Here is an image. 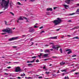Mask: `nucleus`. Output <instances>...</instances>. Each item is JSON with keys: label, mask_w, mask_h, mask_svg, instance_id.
I'll return each instance as SVG.
<instances>
[{"label": "nucleus", "mask_w": 79, "mask_h": 79, "mask_svg": "<svg viewBox=\"0 0 79 79\" xmlns=\"http://www.w3.org/2000/svg\"><path fill=\"white\" fill-rule=\"evenodd\" d=\"M9 3H10L9 0H8L7 1L5 0H2V2L0 3V6H3L4 5V6L5 7L4 10H5L6 9H8Z\"/></svg>", "instance_id": "obj_1"}, {"label": "nucleus", "mask_w": 79, "mask_h": 79, "mask_svg": "<svg viewBox=\"0 0 79 79\" xmlns=\"http://www.w3.org/2000/svg\"><path fill=\"white\" fill-rule=\"evenodd\" d=\"M61 22H62L61 19L58 18H57V20H54L53 23H54V25L56 26L57 25H58V24H60Z\"/></svg>", "instance_id": "obj_2"}, {"label": "nucleus", "mask_w": 79, "mask_h": 79, "mask_svg": "<svg viewBox=\"0 0 79 79\" xmlns=\"http://www.w3.org/2000/svg\"><path fill=\"white\" fill-rule=\"evenodd\" d=\"M2 32H7L10 34H11L13 33V31H12V30L10 28H6V29H4L2 30Z\"/></svg>", "instance_id": "obj_3"}, {"label": "nucleus", "mask_w": 79, "mask_h": 79, "mask_svg": "<svg viewBox=\"0 0 79 79\" xmlns=\"http://www.w3.org/2000/svg\"><path fill=\"white\" fill-rule=\"evenodd\" d=\"M21 71V68L20 67H17L15 68V72H20Z\"/></svg>", "instance_id": "obj_4"}, {"label": "nucleus", "mask_w": 79, "mask_h": 79, "mask_svg": "<svg viewBox=\"0 0 79 79\" xmlns=\"http://www.w3.org/2000/svg\"><path fill=\"white\" fill-rule=\"evenodd\" d=\"M18 38V37H13L11 38H10L9 39V41H11L12 40H16Z\"/></svg>", "instance_id": "obj_5"}, {"label": "nucleus", "mask_w": 79, "mask_h": 79, "mask_svg": "<svg viewBox=\"0 0 79 79\" xmlns=\"http://www.w3.org/2000/svg\"><path fill=\"white\" fill-rule=\"evenodd\" d=\"M60 47L56 46H52V48L54 49L55 50H58V48H60Z\"/></svg>", "instance_id": "obj_6"}, {"label": "nucleus", "mask_w": 79, "mask_h": 79, "mask_svg": "<svg viewBox=\"0 0 79 79\" xmlns=\"http://www.w3.org/2000/svg\"><path fill=\"white\" fill-rule=\"evenodd\" d=\"M29 32L32 33L33 32H34V29H33L32 28H30L29 30Z\"/></svg>", "instance_id": "obj_7"}, {"label": "nucleus", "mask_w": 79, "mask_h": 79, "mask_svg": "<svg viewBox=\"0 0 79 79\" xmlns=\"http://www.w3.org/2000/svg\"><path fill=\"white\" fill-rule=\"evenodd\" d=\"M79 26H77V27H74L72 29H71V30H74L76 29H79Z\"/></svg>", "instance_id": "obj_8"}, {"label": "nucleus", "mask_w": 79, "mask_h": 79, "mask_svg": "<svg viewBox=\"0 0 79 79\" xmlns=\"http://www.w3.org/2000/svg\"><path fill=\"white\" fill-rule=\"evenodd\" d=\"M57 36L55 37H51L49 38L50 39H57Z\"/></svg>", "instance_id": "obj_9"}, {"label": "nucleus", "mask_w": 79, "mask_h": 79, "mask_svg": "<svg viewBox=\"0 0 79 79\" xmlns=\"http://www.w3.org/2000/svg\"><path fill=\"white\" fill-rule=\"evenodd\" d=\"M45 53H50V52L48 49H46L44 51Z\"/></svg>", "instance_id": "obj_10"}, {"label": "nucleus", "mask_w": 79, "mask_h": 79, "mask_svg": "<svg viewBox=\"0 0 79 79\" xmlns=\"http://www.w3.org/2000/svg\"><path fill=\"white\" fill-rule=\"evenodd\" d=\"M64 6L65 8H66V9H68V7H69V6L66 5H64Z\"/></svg>", "instance_id": "obj_11"}, {"label": "nucleus", "mask_w": 79, "mask_h": 79, "mask_svg": "<svg viewBox=\"0 0 79 79\" xmlns=\"http://www.w3.org/2000/svg\"><path fill=\"white\" fill-rule=\"evenodd\" d=\"M35 61V59H33V61H27V63H34Z\"/></svg>", "instance_id": "obj_12"}, {"label": "nucleus", "mask_w": 79, "mask_h": 79, "mask_svg": "<svg viewBox=\"0 0 79 79\" xmlns=\"http://www.w3.org/2000/svg\"><path fill=\"white\" fill-rule=\"evenodd\" d=\"M47 11H52V8H48L47 9Z\"/></svg>", "instance_id": "obj_13"}, {"label": "nucleus", "mask_w": 79, "mask_h": 79, "mask_svg": "<svg viewBox=\"0 0 79 79\" xmlns=\"http://www.w3.org/2000/svg\"><path fill=\"white\" fill-rule=\"evenodd\" d=\"M48 54H45L44 55H43V57H47V56H48Z\"/></svg>", "instance_id": "obj_14"}, {"label": "nucleus", "mask_w": 79, "mask_h": 79, "mask_svg": "<svg viewBox=\"0 0 79 79\" xmlns=\"http://www.w3.org/2000/svg\"><path fill=\"white\" fill-rule=\"evenodd\" d=\"M60 65L62 66L63 65H64V64H65V62H63V61H62L61 62H60Z\"/></svg>", "instance_id": "obj_15"}, {"label": "nucleus", "mask_w": 79, "mask_h": 79, "mask_svg": "<svg viewBox=\"0 0 79 79\" xmlns=\"http://www.w3.org/2000/svg\"><path fill=\"white\" fill-rule=\"evenodd\" d=\"M79 9H78L77 10V11L76 12H75V14H79Z\"/></svg>", "instance_id": "obj_16"}, {"label": "nucleus", "mask_w": 79, "mask_h": 79, "mask_svg": "<svg viewBox=\"0 0 79 79\" xmlns=\"http://www.w3.org/2000/svg\"><path fill=\"white\" fill-rule=\"evenodd\" d=\"M42 54H44V53H41L40 55H38V56H39V57L40 58H41L40 57H41V56H42Z\"/></svg>", "instance_id": "obj_17"}, {"label": "nucleus", "mask_w": 79, "mask_h": 79, "mask_svg": "<svg viewBox=\"0 0 79 79\" xmlns=\"http://www.w3.org/2000/svg\"><path fill=\"white\" fill-rule=\"evenodd\" d=\"M18 19L20 21L21 20H23V19L22 18V17H20Z\"/></svg>", "instance_id": "obj_18"}, {"label": "nucleus", "mask_w": 79, "mask_h": 79, "mask_svg": "<svg viewBox=\"0 0 79 79\" xmlns=\"http://www.w3.org/2000/svg\"><path fill=\"white\" fill-rule=\"evenodd\" d=\"M4 22H5V25H6V26H8V24H7V22L6 21H5Z\"/></svg>", "instance_id": "obj_19"}, {"label": "nucleus", "mask_w": 79, "mask_h": 79, "mask_svg": "<svg viewBox=\"0 0 79 79\" xmlns=\"http://www.w3.org/2000/svg\"><path fill=\"white\" fill-rule=\"evenodd\" d=\"M26 35H22V38H24V37H26Z\"/></svg>", "instance_id": "obj_20"}, {"label": "nucleus", "mask_w": 79, "mask_h": 79, "mask_svg": "<svg viewBox=\"0 0 79 79\" xmlns=\"http://www.w3.org/2000/svg\"><path fill=\"white\" fill-rule=\"evenodd\" d=\"M61 71L62 72H66V69H65L64 70H61Z\"/></svg>", "instance_id": "obj_21"}, {"label": "nucleus", "mask_w": 79, "mask_h": 79, "mask_svg": "<svg viewBox=\"0 0 79 79\" xmlns=\"http://www.w3.org/2000/svg\"><path fill=\"white\" fill-rule=\"evenodd\" d=\"M10 14H11V15H12V16H15V15L14 14V13H13L12 12H10Z\"/></svg>", "instance_id": "obj_22"}, {"label": "nucleus", "mask_w": 79, "mask_h": 79, "mask_svg": "<svg viewBox=\"0 0 79 79\" xmlns=\"http://www.w3.org/2000/svg\"><path fill=\"white\" fill-rule=\"evenodd\" d=\"M60 51L61 53H63V50H62V49H61V48L60 49Z\"/></svg>", "instance_id": "obj_23"}, {"label": "nucleus", "mask_w": 79, "mask_h": 79, "mask_svg": "<svg viewBox=\"0 0 79 79\" xmlns=\"http://www.w3.org/2000/svg\"><path fill=\"white\" fill-rule=\"evenodd\" d=\"M72 53V51H69L67 53V54H69L70 53Z\"/></svg>", "instance_id": "obj_24"}, {"label": "nucleus", "mask_w": 79, "mask_h": 79, "mask_svg": "<svg viewBox=\"0 0 79 79\" xmlns=\"http://www.w3.org/2000/svg\"><path fill=\"white\" fill-rule=\"evenodd\" d=\"M73 39H79V38H78V37L76 36V37H74Z\"/></svg>", "instance_id": "obj_25"}, {"label": "nucleus", "mask_w": 79, "mask_h": 79, "mask_svg": "<svg viewBox=\"0 0 79 79\" xmlns=\"http://www.w3.org/2000/svg\"><path fill=\"white\" fill-rule=\"evenodd\" d=\"M17 4L19 5H21V3L19 2H17Z\"/></svg>", "instance_id": "obj_26"}, {"label": "nucleus", "mask_w": 79, "mask_h": 79, "mask_svg": "<svg viewBox=\"0 0 79 79\" xmlns=\"http://www.w3.org/2000/svg\"><path fill=\"white\" fill-rule=\"evenodd\" d=\"M46 74H49V73H50V72H46V73H45Z\"/></svg>", "instance_id": "obj_27"}, {"label": "nucleus", "mask_w": 79, "mask_h": 79, "mask_svg": "<svg viewBox=\"0 0 79 79\" xmlns=\"http://www.w3.org/2000/svg\"><path fill=\"white\" fill-rule=\"evenodd\" d=\"M75 15V13H73L72 14H70V15Z\"/></svg>", "instance_id": "obj_28"}, {"label": "nucleus", "mask_w": 79, "mask_h": 79, "mask_svg": "<svg viewBox=\"0 0 79 79\" xmlns=\"http://www.w3.org/2000/svg\"><path fill=\"white\" fill-rule=\"evenodd\" d=\"M36 58V56H34L33 57H31V58L33 59V58Z\"/></svg>", "instance_id": "obj_29"}, {"label": "nucleus", "mask_w": 79, "mask_h": 79, "mask_svg": "<svg viewBox=\"0 0 79 79\" xmlns=\"http://www.w3.org/2000/svg\"><path fill=\"white\" fill-rule=\"evenodd\" d=\"M36 62H37V63H38V62H39V60L38 59H37V60H36Z\"/></svg>", "instance_id": "obj_30"}, {"label": "nucleus", "mask_w": 79, "mask_h": 79, "mask_svg": "<svg viewBox=\"0 0 79 79\" xmlns=\"http://www.w3.org/2000/svg\"><path fill=\"white\" fill-rule=\"evenodd\" d=\"M38 78H39V79H42V76L39 77H38Z\"/></svg>", "instance_id": "obj_31"}, {"label": "nucleus", "mask_w": 79, "mask_h": 79, "mask_svg": "<svg viewBox=\"0 0 79 79\" xmlns=\"http://www.w3.org/2000/svg\"><path fill=\"white\" fill-rule=\"evenodd\" d=\"M6 33H1V34H2V35H4V34H6Z\"/></svg>", "instance_id": "obj_32"}, {"label": "nucleus", "mask_w": 79, "mask_h": 79, "mask_svg": "<svg viewBox=\"0 0 79 79\" xmlns=\"http://www.w3.org/2000/svg\"><path fill=\"white\" fill-rule=\"evenodd\" d=\"M66 52H68L69 51H70V49H68L66 50Z\"/></svg>", "instance_id": "obj_33"}, {"label": "nucleus", "mask_w": 79, "mask_h": 79, "mask_svg": "<svg viewBox=\"0 0 79 79\" xmlns=\"http://www.w3.org/2000/svg\"><path fill=\"white\" fill-rule=\"evenodd\" d=\"M6 63H11V62H8V61H6Z\"/></svg>", "instance_id": "obj_34"}, {"label": "nucleus", "mask_w": 79, "mask_h": 79, "mask_svg": "<svg viewBox=\"0 0 79 79\" xmlns=\"http://www.w3.org/2000/svg\"><path fill=\"white\" fill-rule=\"evenodd\" d=\"M32 64H27L28 66H30V65H32Z\"/></svg>", "instance_id": "obj_35"}, {"label": "nucleus", "mask_w": 79, "mask_h": 79, "mask_svg": "<svg viewBox=\"0 0 79 79\" xmlns=\"http://www.w3.org/2000/svg\"><path fill=\"white\" fill-rule=\"evenodd\" d=\"M13 48H17V46H13Z\"/></svg>", "instance_id": "obj_36"}, {"label": "nucleus", "mask_w": 79, "mask_h": 79, "mask_svg": "<svg viewBox=\"0 0 79 79\" xmlns=\"http://www.w3.org/2000/svg\"><path fill=\"white\" fill-rule=\"evenodd\" d=\"M7 68H8V69H10V68H11V67H7Z\"/></svg>", "instance_id": "obj_37"}, {"label": "nucleus", "mask_w": 79, "mask_h": 79, "mask_svg": "<svg viewBox=\"0 0 79 79\" xmlns=\"http://www.w3.org/2000/svg\"><path fill=\"white\" fill-rule=\"evenodd\" d=\"M76 56H77L76 55H73L72 56V57H75Z\"/></svg>", "instance_id": "obj_38"}, {"label": "nucleus", "mask_w": 79, "mask_h": 79, "mask_svg": "<svg viewBox=\"0 0 79 79\" xmlns=\"http://www.w3.org/2000/svg\"><path fill=\"white\" fill-rule=\"evenodd\" d=\"M27 79H32V77H27Z\"/></svg>", "instance_id": "obj_39"}, {"label": "nucleus", "mask_w": 79, "mask_h": 79, "mask_svg": "<svg viewBox=\"0 0 79 79\" xmlns=\"http://www.w3.org/2000/svg\"><path fill=\"white\" fill-rule=\"evenodd\" d=\"M44 32H45V31H42L41 32V34H42V33H43Z\"/></svg>", "instance_id": "obj_40"}, {"label": "nucleus", "mask_w": 79, "mask_h": 79, "mask_svg": "<svg viewBox=\"0 0 79 79\" xmlns=\"http://www.w3.org/2000/svg\"><path fill=\"white\" fill-rule=\"evenodd\" d=\"M31 43H32V44H31V45H30V46H32V45L34 44V43L33 42H32Z\"/></svg>", "instance_id": "obj_41"}, {"label": "nucleus", "mask_w": 79, "mask_h": 79, "mask_svg": "<svg viewBox=\"0 0 79 79\" xmlns=\"http://www.w3.org/2000/svg\"><path fill=\"white\" fill-rule=\"evenodd\" d=\"M78 73L77 72L76 73H75V75H77V74H78Z\"/></svg>", "instance_id": "obj_42"}, {"label": "nucleus", "mask_w": 79, "mask_h": 79, "mask_svg": "<svg viewBox=\"0 0 79 79\" xmlns=\"http://www.w3.org/2000/svg\"><path fill=\"white\" fill-rule=\"evenodd\" d=\"M49 44H52V45H53L54 44V43H49Z\"/></svg>", "instance_id": "obj_43"}, {"label": "nucleus", "mask_w": 79, "mask_h": 79, "mask_svg": "<svg viewBox=\"0 0 79 79\" xmlns=\"http://www.w3.org/2000/svg\"><path fill=\"white\" fill-rule=\"evenodd\" d=\"M43 26H42V27H40L39 29H42V28H43Z\"/></svg>", "instance_id": "obj_44"}, {"label": "nucleus", "mask_w": 79, "mask_h": 79, "mask_svg": "<svg viewBox=\"0 0 79 79\" xmlns=\"http://www.w3.org/2000/svg\"><path fill=\"white\" fill-rule=\"evenodd\" d=\"M23 18H24L25 19H27V18H26V17H23Z\"/></svg>", "instance_id": "obj_45"}, {"label": "nucleus", "mask_w": 79, "mask_h": 79, "mask_svg": "<svg viewBox=\"0 0 79 79\" xmlns=\"http://www.w3.org/2000/svg\"><path fill=\"white\" fill-rule=\"evenodd\" d=\"M45 46H46V47H48V46H49V45L48 44H46L45 45Z\"/></svg>", "instance_id": "obj_46"}, {"label": "nucleus", "mask_w": 79, "mask_h": 79, "mask_svg": "<svg viewBox=\"0 0 79 79\" xmlns=\"http://www.w3.org/2000/svg\"><path fill=\"white\" fill-rule=\"evenodd\" d=\"M52 57L54 58H57V57H56V56H53Z\"/></svg>", "instance_id": "obj_47"}, {"label": "nucleus", "mask_w": 79, "mask_h": 79, "mask_svg": "<svg viewBox=\"0 0 79 79\" xmlns=\"http://www.w3.org/2000/svg\"><path fill=\"white\" fill-rule=\"evenodd\" d=\"M4 74L5 75H8V73H5Z\"/></svg>", "instance_id": "obj_48"}, {"label": "nucleus", "mask_w": 79, "mask_h": 79, "mask_svg": "<svg viewBox=\"0 0 79 79\" xmlns=\"http://www.w3.org/2000/svg\"><path fill=\"white\" fill-rule=\"evenodd\" d=\"M56 8H57V7H54L53 9L54 10H55Z\"/></svg>", "instance_id": "obj_49"}, {"label": "nucleus", "mask_w": 79, "mask_h": 79, "mask_svg": "<svg viewBox=\"0 0 79 79\" xmlns=\"http://www.w3.org/2000/svg\"><path fill=\"white\" fill-rule=\"evenodd\" d=\"M34 27L35 28H37V26H34Z\"/></svg>", "instance_id": "obj_50"}, {"label": "nucleus", "mask_w": 79, "mask_h": 79, "mask_svg": "<svg viewBox=\"0 0 79 79\" xmlns=\"http://www.w3.org/2000/svg\"><path fill=\"white\" fill-rule=\"evenodd\" d=\"M60 28H59V29H57L56 30L57 31H60Z\"/></svg>", "instance_id": "obj_51"}, {"label": "nucleus", "mask_w": 79, "mask_h": 79, "mask_svg": "<svg viewBox=\"0 0 79 79\" xmlns=\"http://www.w3.org/2000/svg\"><path fill=\"white\" fill-rule=\"evenodd\" d=\"M46 68H45V66H44L43 69H45Z\"/></svg>", "instance_id": "obj_52"}, {"label": "nucleus", "mask_w": 79, "mask_h": 79, "mask_svg": "<svg viewBox=\"0 0 79 79\" xmlns=\"http://www.w3.org/2000/svg\"><path fill=\"white\" fill-rule=\"evenodd\" d=\"M17 78H18V79H21V77H18Z\"/></svg>", "instance_id": "obj_53"}, {"label": "nucleus", "mask_w": 79, "mask_h": 79, "mask_svg": "<svg viewBox=\"0 0 79 79\" xmlns=\"http://www.w3.org/2000/svg\"><path fill=\"white\" fill-rule=\"evenodd\" d=\"M46 60H47V59H45L44 60V61H46Z\"/></svg>", "instance_id": "obj_54"}, {"label": "nucleus", "mask_w": 79, "mask_h": 79, "mask_svg": "<svg viewBox=\"0 0 79 79\" xmlns=\"http://www.w3.org/2000/svg\"><path fill=\"white\" fill-rule=\"evenodd\" d=\"M60 71V70H58V72H57V73H60V71Z\"/></svg>", "instance_id": "obj_55"}, {"label": "nucleus", "mask_w": 79, "mask_h": 79, "mask_svg": "<svg viewBox=\"0 0 79 79\" xmlns=\"http://www.w3.org/2000/svg\"><path fill=\"white\" fill-rule=\"evenodd\" d=\"M19 20L18 19L17 21V23H19Z\"/></svg>", "instance_id": "obj_56"}, {"label": "nucleus", "mask_w": 79, "mask_h": 79, "mask_svg": "<svg viewBox=\"0 0 79 79\" xmlns=\"http://www.w3.org/2000/svg\"><path fill=\"white\" fill-rule=\"evenodd\" d=\"M4 13V12L2 11L0 12V14H2V13Z\"/></svg>", "instance_id": "obj_57"}, {"label": "nucleus", "mask_w": 79, "mask_h": 79, "mask_svg": "<svg viewBox=\"0 0 79 79\" xmlns=\"http://www.w3.org/2000/svg\"><path fill=\"white\" fill-rule=\"evenodd\" d=\"M71 21H71V20L68 21V22H71Z\"/></svg>", "instance_id": "obj_58"}, {"label": "nucleus", "mask_w": 79, "mask_h": 79, "mask_svg": "<svg viewBox=\"0 0 79 79\" xmlns=\"http://www.w3.org/2000/svg\"><path fill=\"white\" fill-rule=\"evenodd\" d=\"M65 73H62V76H64V75Z\"/></svg>", "instance_id": "obj_59"}, {"label": "nucleus", "mask_w": 79, "mask_h": 79, "mask_svg": "<svg viewBox=\"0 0 79 79\" xmlns=\"http://www.w3.org/2000/svg\"><path fill=\"white\" fill-rule=\"evenodd\" d=\"M40 51L41 52H43V50H42V49L40 50Z\"/></svg>", "instance_id": "obj_60"}, {"label": "nucleus", "mask_w": 79, "mask_h": 79, "mask_svg": "<svg viewBox=\"0 0 79 79\" xmlns=\"http://www.w3.org/2000/svg\"><path fill=\"white\" fill-rule=\"evenodd\" d=\"M32 39H33V38H32L30 40L32 41Z\"/></svg>", "instance_id": "obj_61"}, {"label": "nucleus", "mask_w": 79, "mask_h": 79, "mask_svg": "<svg viewBox=\"0 0 79 79\" xmlns=\"http://www.w3.org/2000/svg\"><path fill=\"white\" fill-rule=\"evenodd\" d=\"M67 36H68V37H70V35H67Z\"/></svg>", "instance_id": "obj_62"}, {"label": "nucleus", "mask_w": 79, "mask_h": 79, "mask_svg": "<svg viewBox=\"0 0 79 79\" xmlns=\"http://www.w3.org/2000/svg\"><path fill=\"white\" fill-rule=\"evenodd\" d=\"M50 50H51V51H53V49H50Z\"/></svg>", "instance_id": "obj_63"}, {"label": "nucleus", "mask_w": 79, "mask_h": 79, "mask_svg": "<svg viewBox=\"0 0 79 79\" xmlns=\"http://www.w3.org/2000/svg\"><path fill=\"white\" fill-rule=\"evenodd\" d=\"M77 5L78 6H79V3L78 4H77Z\"/></svg>", "instance_id": "obj_64"}]
</instances>
